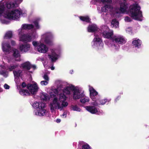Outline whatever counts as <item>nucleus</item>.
I'll list each match as a JSON object with an SVG mask.
<instances>
[{
	"mask_svg": "<svg viewBox=\"0 0 149 149\" xmlns=\"http://www.w3.org/2000/svg\"><path fill=\"white\" fill-rule=\"evenodd\" d=\"M51 96L57 95V96H54L49 104L51 111L54 112L56 109L62 110L64 108L67 107L68 104L66 101L67 97L63 94L60 93L58 90L55 88H52L49 91Z\"/></svg>",
	"mask_w": 149,
	"mask_h": 149,
	"instance_id": "obj_1",
	"label": "nucleus"
},
{
	"mask_svg": "<svg viewBox=\"0 0 149 149\" xmlns=\"http://www.w3.org/2000/svg\"><path fill=\"white\" fill-rule=\"evenodd\" d=\"M62 90L64 93L67 95L71 94L73 92V98L75 100L81 98L84 96L81 88L72 85H68Z\"/></svg>",
	"mask_w": 149,
	"mask_h": 149,
	"instance_id": "obj_2",
	"label": "nucleus"
},
{
	"mask_svg": "<svg viewBox=\"0 0 149 149\" xmlns=\"http://www.w3.org/2000/svg\"><path fill=\"white\" fill-rule=\"evenodd\" d=\"M141 8L138 4H134L130 7V16L133 19L141 21L142 20V12Z\"/></svg>",
	"mask_w": 149,
	"mask_h": 149,
	"instance_id": "obj_3",
	"label": "nucleus"
},
{
	"mask_svg": "<svg viewBox=\"0 0 149 149\" xmlns=\"http://www.w3.org/2000/svg\"><path fill=\"white\" fill-rule=\"evenodd\" d=\"M34 108L37 109L34 111L35 115L39 116H46L48 111L45 109V104L42 102H34L32 105Z\"/></svg>",
	"mask_w": 149,
	"mask_h": 149,
	"instance_id": "obj_4",
	"label": "nucleus"
},
{
	"mask_svg": "<svg viewBox=\"0 0 149 149\" xmlns=\"http://www.w3.org/2000/svg\"><path fill=\"white\" fill-rule=\"evenodd\" d=\"M27 90L21 89L19 91L20 94L22 95H29L31 94H34L38 91V87L36 82L33 84H29L27 86Z\"/></svg>",
	"mask_w": 149,
	"mask_h": 149,
	"instance_id": "obj_5",
	"label": "nucleus"
},
{
	"mask_svg": "<svg viewBox=\"0 0 149 149\" xmlns=\"http://www.w3.org/2000/svg\"><path fill=\"white\" fill-rule=\"evenodd\" d=\"M18 66H9L8 67V69L9 71H13V73L15 78V81L17 85V88H18V86L19 85L20 81L19 77H22L23 75L22 71L19 70Z\"/></svg>",
	"mask_w": 149,
	"mask_h": 149,
	"instance_id": "obj_6",
	"label": "nucleus"
},
{
	"mask_svg": "<svg viewBox=\"0 0 149 149\" xmlns=\"http://www.w3.org/2000/svg\"><path fill=\"white\" fill-rule=\"evenodd\" d=\"M89 91L90 93V96L93 100L92 104L95 106H97L100 104L98 101L100 98V96L98 95V93L92 87L89 86Z\"/></svg>",
	"mask_w": 149,
	"mask_h": 149,
	"instance_id": "obj_7",
	"label": "nucleus"
},
{
	"mask_svg": "<svg viewBox=\"0 0 149 149\" xmlns=\"http://www.w3.org/2000/svg\"><path fill=\"white\" fill-rule=\"evenodd\" d=\"M6 12V17L10 20H15L18 19L22 13L21 11L17 9L12 10L11 12L7 11Z\"/></svg>",
	"mask_w": 149,
	"mask_h": 149,
	"instance_id": "obj_8",
	"label": "nucleus"
},
{
	"mask_svg": "<svg viewBox=\"0 0 149 149\" xmlns=\"http://www.w3.org/2000/svg\"><path fill=\"white\" fill-rule=\"evenodd\" d=\"M103 36L105 38L109 39L112 40L113 33L112 30H110L108 26H104L101 30Z\"/></svg>",
	"mask_w": 149,
	"mask_h": 149,
	"instance_id": "obj_9",
	"label": "nucleus"
},
{
	"mask_svg": "<svg viewBox=\"0 0 149 149\" xmlns=\"http://www.w3.org/2000/svg\"><path fill=\"white\" fill-rule=\"evenodd\" d=\"M113 42H115L119 44H123L125 43L126 41L125 38L123 36H114L112 40Z\"/></svg>",
	"mask_w": 149,
	"mask_h": 149,
	"instance_id": "obj_10",
	"label": "nucleus"
},
{
	"mask_svg": "<svg viewBox=\"0 0 149 149\" xmlns=\"http://www.w3.org/2000/svg\"><path fill=\"white\" fill-rule=\"evenodd\" d=\"M85 108L87 111L92 114H100L98 109L95 107L93 106H86Z\"/></svg>",
	"mask_w": 149,
	"mask_h": 149,
	"instance_id": "obj_11",
	"label": "nucleus"
},
{
	"mask_svg": "<svg viewBox=\"0 0 149 149\" xmlns=\"http://www.w3.org/2000/svg\"><path fill=\"white\" fill-rule=\"evenodd\" d=\"M38 51L40 52L45 53L48 51V48L46 45L43 43H41L37 47Z\"/></svg>",
	"mask_w": 149,
	"mask_h": 149,
	"instance_id": "obj_12",
	"label": "nucleus"
},
{
	"mask_svg": "<svg viewBox=\"0 0 149 149\" xmlns=\"http://www.w3.org/2000/svg\"><path fill=\"white\" fill-rule=\"evenodd\" d=\"M30 45L28 43H24L20 45L19 47V49L22 52H27L30 48Z\"/></svg>",
	"mask_w": 149,
	"mask_h": 149,
	"instance_id": "obj_13",
	"label": "nucleus"
},
{
	"mask_svg": "<svg viewBox=\"0 0 149 149\" xmlns=\"http://www.w3.org/2000/svg\"><path fill=\"white\" fill-rule=\"evenodd\" d=\"M32 39L31 36L30 34H24L22 36L21 40L23 42H29L31 41Z\"/></svg>",
	"mask_w": 149,
	"mask_h": 149,
	"instance_id": "obj_14",
	"label": "nucleus"
},
{
	"mask_svg": "<svg viewBox=\"0 0 149 149\" xmlns=\"http://www.w3.org/2000/svg\"><path fill=\"white\" fill-rule=\"evenodd\" d=\"M128 4L125 2H122L120 3L119 10L122 13H125L128 8Z\"/></svg>",
	"mask_w": 149,
	"mask_h": 149,
	"instance_id": "obj_15",
	"label": "nucleus"
},
{
	"mask_svg": "<svg viewBox=\"0 0 149 149\" xmlns=\"http://www.w3.org/2000/svg\"><path fill=\"white\" fill-rule=\"evenodd\" d=\"M2 49L3 52L8 53L11 50V46L8 42H6L2 45Z\"/></svg>",
	"mask_w": 149,
	"mask_h": 149,
	"instance_id": "obj_16",
	"label": "nucleus"
},
{
	"mask_svg": "<svg viewBox=\"0 0 149 149\" xmlns=\"http://www.w3.org/2000/svg\"><path fill=\"white\" fill-rule=\"evenodd\" d=\"M34 28L33 25L26 24H23L22 25V29L24 30H30Z\"/></svg>",
	"mask_w": 149,
	"mask_h": 149,
	"instance_id": "obj_17",
	"label": "nucleus"
},
{
	"mask_svg": "<svg viewBox=\"0 0 149 149\" xmlns=\"http://www.w3.org/2000/svg\"><path fill=\"white\" fill-rule=\"evenodd\" d=\"M141 41L139 39L134 40L132 42V45L135 47L139 48L141 46Z\"/></svg>",
	"mask_w": 149,
	"mask_h": 149,
	"instance_id": "obj_18",
	"label": "nucleus"
},
{
	"mask_svg": "<svg viewBox=\"0 0 149 149\" xmlns=\"http://www.w3.org/2000/svg\"><path fill=\"white\" fill-rule=\"evenodd\" d=\"M49 56L52 62H55L58 59V55L55 53H52L51 55H49Z\"/></svg>",
	"mask_w": 149,
	"mask_h": 149,
	"instance_id": "obj_19",
	"label": "nucleus"
},
{
	"mask_svg": "<svg viewBox=\"0 0 149 149\" xmlns=\"http://www.w3.org/2000/svg\"><path fill=\"white\" fill-rule=\"evenodd\" d=\"M97 27L93 25H90L88 27V31L89 32H94L97 30Z\"/></svg>",
	"mask_w": 149,
	"mask_h": 149,
	"instance_id": "obj_20",
	"label": "nucleus"
},
{
	"mask_svg": "<svg viewBox=\"0 0 149 149\" xmlns=\"http://www.w3.org/2000/svg\"><path fill=\"white\" fill-rule=\"evenodd\" d=\"M111 24L112 27L116 28L119 26V22L116 19H113L112 20Z\"/></svg>",
	"mask_w": 149,
	"mask_h": 149,
	"instance_id": "obj_21",
	"label": "nucleus"
},
{
	"mask_svg": "<svg viewBox=\"0 0 149 149\" xmlns=\"http://www.w3.org/2000/svg\"><path fill=\"white\" fill-rule=\"evenodd\" d=\"M79 18L82 21L85 22L87 23H90V19L88 16H80L79 17Z\"/></svg>",
	"mask_w": 149,
	"mask_h": 149,
	"instance_id": "obj_22",
	"label": "nucleus"
},
{
	"mask_svg": "<svg viewBox=\"0 0 149 149\" xmlns=\"http://www.w3.org/2000/svg\"><path fill=\"white\" fill-rule=\"evenodd\" d=\"M52 38L53 37L52 36H51L50 38L47 37L45 39V41L46 44L50 45H52Z\"/></svg>",
	"mask_w": 149,
	"mask_h": 149,
	"instance_id": "obj_23",
	"label": "nucleus"
},
{
	"mask_svg": "<svg viewBox=\"0 0 149 149\" xmlns=\"http://www.w3.org/2000/svg\"><path fill=\"white\" fill-rule=\"evenodd\" d=\"M41 98L42 99L46 101L49 99V96L47 93H42L41 95Z\"/></svg>",
	"mask_w": 149,
	"mask_h": 149,
	"instance_id": "obj_24",
	"label": "nucleus"
},
{
	"mask_svg": "<svg viewBox=\"0 0 149 149\" xmlns=\"http://www.w3.org/2000/svg\"><path fill=\"white\" fill-rule=\"evenodd\" d=\"M6 7L8 9H10L15 7V4L12 2H10L6 3Z\"/></svg>",
	"mask_w": 149,
	"mask_h": 149,
	"instance_id": "obj_25",
	"label": "nucleus"
},
{
	"mask_svg": "<svg viewBox=\"0 0 149 149\" xmlns=\"http://www.w3.org/2000/svg\"><path fill=\"white\" fill-rule=\"evenodd\" d=\"M13 56L15 58H17L20 56L19 51L16 49H14L13 50Z\"/></svg>",
	"mask_w": 149,
	"mask_h": 149,
	"instance_id": "obj_26",
	"label": "nucleus"
},
{
	"mask_svg": "<svg viewBox=\"0 0 149 149\" xmlns=\"http://www.w3.org/2000/svg\"><path fill=\"white\" fill-rule=\"evenodd\" d=\"M13 36L12 32L11 31H8L7 32L5 35V39H10Z\"/></svg>",
	"mask_w": 149,
	"mask_h": 149,
	"instance_id": "obj_27",
	"label": "nucleus"
},
{
	"mask_svg": "<svg viewBox=\"0 0 149 149\" xmlns=\"http://www.w3.org/2000/svg\"><path fill=\"white\" fill-rule=\"evenodd\" d=\"M89 98L88 97H85L84 98H81L80 100V102L82 103H85L86 102H88L89 101Z\"/></svg>",
	"mask_w": 149,
	"mask_h": 149,
	"instance_id": "obj_28",
	"label": "nucleus"
},
{
	"mask_svg": "<svg viewBox=\"0 0 149 149\" xmlns=\"http://www.w3.org/2000/svg\"><path fill=\"white\" fill-rule=\"evenodd\" d=\"M100 99L98 101V102L100 104L99 105L101 104V105H103L104 104H105V103H106L107 102H109L110 101V100H107V99H104L103 100H101L100 101Z\"/></svg>",
	"mask_w": 149,
	"mask_h": 149,
	"instance_id": "obj_29",
	"label": "nucleus"
},
{
	"mask_svg": "<svg viewBox=\"0 0 149 149\" xmlns=\"http://www.w3.org/2000/svg\"><path fill=\"white\" fill-rule=\"evenodd\" d=\"M72 109L73 111H81V109L79 108L77 105L72 106Z\"/></svg>",
	"mask_w": 149,
	"mask_h": 149,
	"instance_id": "obj_30",
	"label": "nucleus"
},
{
	"mask_svg": "<svg viewBox=\"0 0 149 149\" xmlns=\"http://www.w3.org/2000/svg\"><path fill=\"white\" fill-rule=\"evenodd\" d=\"M23 68L24 70H29L31 68H33V69H35V66H23Z\"/></svg>",
	"mask_w": 149,
	"mask_h": 149,
	"instance_id": "obj_31",
	"label": "nucleus"
},
{
	"mask_svg": "<svg viewBox=\"0 0 149 149\" xmlns=\"http://www.w3.org/2000/svg\"><path fill=\"white\" fill-rule=\"evenodd\" d=\"M94 42H96L98 43H101L102 42L101 39L100 38H94L93 40Z\"/></svg>",
	"mask_w": 149,
	"mask_h": 149,
	"instance_id": "obj_32",
	"label": "nucleus"
},
{
	"mask_svg": "<svg viewBox=\"0 0 149 149\" xmlns=\"http://www.w3.org/2000/svg\"><path fill=\"white\" fill-rule=\"evenodd\" d=\"M5 8L4 5H0V15H1L4 11Z\"/></svg>",
	"mask_w": 149,
	"mask_h": 149,
	"instance_id": "obj_33",
	"label": "nucleus"
},
{
	"mask_svg": "<svg viewBox=\"0 0 149 149\" xmlns=\"http://www.w3.org/2000/svg\"><path fill=\"white\" fill-rule=\"evenodd\" d=\"M82 149H91L89 145L86 143H84L82 146Z\"/></svg>",
	"mask_w": 149,
	"mask_h": 149,
	"instance_id": "obj_34",
	"label": "nucleus"
},
{
	"mask_svg": "<svg viewBox=\"0 0 149 149\" xmlns=\"http://www.w3.org/2000/svg\"><path fill=\"white\" fill-rule=\"evenodd\" d=\"M0 74L5 77H6L8 76V73L4 70H0Z\"/></svg>",
	"mask_w": 149,
	"mask_h": 149,
	"instance_id": "obj_35",
	"label": "nucleus"
},
{
	"mask_svg": "<svg viewBox=\"0 0 149 149\" xmlns=\"http://www.w3.org/2000/svg\"><path fill=\"white\" fill-rule=\"evenodd\" d=\"M42 77L45 80H46L48 81H49V77L48 76V75L47 74L45 73L42 76Z\"/></svg>",
	"mask_w": 149,
	"mask_h": 149,
	"instance_id": "obj_36",
	"label": "nucleus"
},
{
	"mask_svg": "<svg viewBox=\"0 0 149 149\" xmlns=\"http://www.w3.org/2000/svg\"><path fill=\"white\" fill-rule=\"evenodd\" d=\"M49 81L46 80L42 81L40 82V84L42 86H46L48 84Z\"/></svg>",
	"mask_w": 149,
	"mask_h": 149,
	"instance_id": "obj_37",
	"label": "nucleus"
},
{
	"mask_svg": "<svg viewBox=\"0 0 149 149\" xmlns=\"http://www.w3.org/2000/svg\"><path fill=\"white\" fill-rule=\"evenodd\" d=\"M33 23H34L36 28L37 29H39V28L40 27L38 25V23L37 20H36L34 21L33 22Z\"/></svg>",
	"mask_w": 149,
	"mask_h": 149,
	"instance_id": "obj_38",
	"label": "nucleus"
},
{
	"mask_svg": "<svg viewBox=\"0 0 149 149\" xmlns=\"http://www.w3.org/2000/svg\"><path fill=\"white\" fill-rule=\"evenodd\" d=\"M100 1L103 3H111V0H100Z\"/></svg>",
	"mask_w": 149,
	"mask_h": 149,
	"instance_id": "obj_39",
	"label": "nucleus"
},
{
	"mask_svg": "<svg viewBox=\"0 0 149 149\" xmlns=\"http://www.w3.org/2000/svg\"><path fill=\"white\" fill-rule=\"evenodd\" d=\"M20 65H32L29 61H26L25 62L21 64Z\"/></svg>",
	"mask_w": 149,
	"mask_h": 149,
	"instance_id": "obj_40",
	"label": "nucleus"
},
{
	"mask_svg": "<svg viewBox=\"0 0 149 149\" xmlns=\"http://www.w3.org/2000/svg\"><path fill=\"white\" fill-rule=\"evenodd\" d=\"M125 20L127 22H130L132 21L131 18L128 16H127L125 17Z\"/></svg>",
	"mask_w": 149,
	"mask_h": 149,
	"instance_id": "obj_41",
	"label": "nucleus"
},
{
	"mask_svg": "<svg viewBox=\"0 0 149 149\" xmlns=\"http://www.w3.org/2000/svg\"><path fill=\"white\" fill-rule=\"evenodd\" d=\"M4 88L6 89H8L10 88V86L7 84H5L3 86Z\"/></svg>",
	"mask_w": 149,
	"mask_h": 149,
	"instance_id": "obj_42",
	"label": "nucleus"
},
{
	"mask_svg": "<svg viewBox=\"0 0 149 149\" xmlns=\"http://www.w3.org/2000/svg\"><path fill=\"white\" fill-rule=\"evenodd\" d=\"M102 12H107V9H106V7L104 6H103L102 8Z\"/></svg>",
	"mask_w": 149,
	"mask_h": 149,
	"instance_id": "obj_43",
	"label": "nucleus"
},
{
	"mask_svg": "<svg viewBox=\"0 0 149 149\" xmlns=\"http://www.w3.org/2000/svg\"><path fill=\"white\" fill-rule=\"evenodd\" d=\"M11 44L12 46H15L16 45V42L14 40H11Z\"/></svg>",
	"mask_w": 149,
	"mask_h": 149,
	"instance_id": "obj_44",
	"label": "nucleus"
},
{
	"mask_svg": "<svg viewBox=\"0 0 149 149\" xmlns=\"http://www.w3.org/2000/svg\"><path fill=\"white\" fill-rule=\"evenodd\" d=\"M33 45L36 47L38 46V43L36 41H33L32 42Z\"/></svg>",
	"mask_w": 149,
	"mask_h": 149,
	"instance_id": "obj_45",
	"label": "nucleus"
},
{
	"mask_svg": "<svg viewBox=\"0 0 149 149\" xmlns=\"http://www.w3.org/2000/svg\"><path fill=\"white\" fill-rule=\"evenodd\" d=\"M66 113L65 112H64L63 113V114L61 115V116L63 118H65L66 117Z\"/></svg>",
	"mask_w": 149,
	"mask_h": 149,
	"instance_id": "obj_46",
	"label": "nucleus"
},
{
	"mask_svg": "<svg viewBox=\"0 0 149 149\" xmlns=\"http://www.w3.org/2000/svg\"><path fill=\"white\" fill-rule=\"evenodd\" d=\"M46 66L49 69L50 68L52 70H53L55 68L54 67H53V66Z\"/></svg>",
	"mask_w": 149,
	"mask_h": 149,
	"instance_id": "obj_47",
	"label": "nucleus"
},
{
	"mask_svg": "<svg viewBox=\"0 0 149 149\" xmlns=\"http://www.w3.org/2000/svg\"><path fill=\"white\" fill-rule=\"evenodd\" d=\"M104 6L106 7V9H109L110 8V6L109 5H105Z\"/></svg>",
	"mask_w": 149,
	"mask_h": 149,
	"instance_id": "obj_48",
	"label": "nucleus"
},
{
	"mask_svg": "<svg viewBox=\"0 0 149 149\" xmlns=\"http://www.w3.org/2000/svg\"><path fill=\"white\" fill-rule=\"evenodd\" d=\"M26 86V84L24 82H23L21 86L22 88H24V87H25Z\"/></svg>",
	"mask_w": 149,
	"mask_h": 149,
	"instance_id": "obj_49",
	"label": "nucleus"
},
{
	"mask_svg": "<svg viewBox=\"0 0 149 149\" xmlns=\"http://www.w3.org/2000/svg\"><path fill=\"white\" fill-rule=\"evenodd\" d=\"M56 122L58 123H59L61 121V120L60 119H57L56 120Z\"/></svg>",
	"mask_w": 149,
	"mask_h": 149,
	"instance_id": "obj_50",
	"label": "nucleus"
},
{
	"mask_svg": "<svg viewBox=\"0 0 149 149\" xmlns=\"http://www.w3.org/2000/svg\"><path fill=\"white\" fill-rule=\"evenodd\" d=\"M3 91V89L0 87V92H2Z\"/></svg>",
	"mask_w": 149,
	"mask_h": 149,
	"instance_id": "obj_51",
	"label": "nucleus"
},
{
	"mask_svg": "<svg viewBox=\"0 0 149 149\" xmlns=\"http://www.w3.org/2000/svg\"><path fill=\"white\" fill-rule=\"evenodd\" d=\"M58 82H60V81H56V83H57Z\"/></svg>",
	"mask_w": 149,
	"mask_h": 149,
	"instance_id": "obj_52",
	"label": "nucleus"
},
{
	"mask_svg": "<svg viewBox=\"0 0 149 149\" xmlns=\"http://www.w3.org/2000/svg\"><path fill=\"white\" fill-rule=\"evenodd\" d=\"M123 0V1L124 2H125L126 3V0Z\"/></svg>",
	"mask_w": 149,
	"mask_h": 149,
	"instance_id": "obj_53",
	"label": "nucleus"
},
{
	"mask_svg": "<svg viewBox=\"0 0 149 149\" xmlns=\"http://www.w3.org/2000/svg\"><path fill=\"white\" fill-rule=\"evenodd\" d=\"M2 66L4 67V66H1V65H0V68H3V67H2Z\"/></svg>",
	"mask_w": 149,
	"mask_h": 149,
	"instance_id": "obj_54",
	"label": "nucleus"
},
{
	"mask_svg": "<svg viewBox=\"0 0 149 149\" xmlns=\"http://www.w3.org/2000/svg\"><path fill=\"white\" fill-rule=\"evenodd\" d=\"M120 98V97H117V98Z\"/></svg>",
	"mask_w": 149,
	"mask_h": 149,
	"instance_id": "obj_55",
	"label": "nucleus"
},
{
	"mask_svg": "<svg viewBox=\"0 0 149 149\" xmlns=\"http://www.w3.org/2000/svg\"><path fill=\"white\" fill-rule=\"evenodd\" d=\"M21 1H22L23 0H21Z\"/></svg>",
	"mask_w": 149,
	"mask_h": 149,
	"instance_id": "obj_56",
	"label": "nucleus"
}]
</instances>
